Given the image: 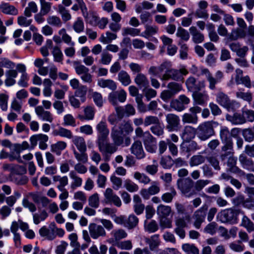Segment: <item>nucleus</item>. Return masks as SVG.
Masks as SVG:
<instances>
[{
    "mask_svg": "<svg viewBox=\"0 0 254 254\" xmlns=\"http://www.w3.org/2000/svg\"><path fill=\"white\" fill-rule=\"evenodd\" d=\"M95 128L98 134L96 143L98 149L102 154L104 160L105 161H109L110 156L108 154L114 153L117 150L118 148L108 142L110 130L105 121H100L96 125Z\"/></svg>",
    "mask_w": 254,
    "mask_h": 254,
    "instance_id": "obj_1",
    "label": "nucleus"
},
{
    "mask_svg": "<svg viewBox=\"0 0 254 254\" xmlns=\"http://www.w3.org/2000/svg\"><path fill=\"white\" fill-rule=\"evenodd\" d=\"M240 213L244 214L241 209L229 208L219 212L217 218L222 223L235 224L237 222L238 216Z\"/></svg>",
    "mask_w": 254,
    "mask_h": 254,
    "instance_id": "obj_2",
    "label": "nucleus"
},
{
    "mask_svg": "<svg viewBox=\"0 0 254 254\" xmlns=\"http://www.w3.org/2000/svg\"><path fill=\"white\" fill-rule=\"evenodd\" d=\"M215 122H206L200 125L197 128V135L198 138L205 141L214 134V127L218 126Z\"/></svg>",
    "mask_w": 254,
    "mask_h": 254,
    "instance_id": "obj_3",
    "label": "nucleus"
},
{
    "mask_svg": "<svg viewBox=\"0 0 254 254\" xmlns=\"http://www.w3.org/2000/svg\"><path fill=\"white\" fill-rule=\"evenodd\" d=\"M177 186L181 193L186 197H191L196 193L193 189L194 182L190 178L178 179Z\"/></svg>",
    "mask_w": 254,
    "mask_h": 254,
    "instance_id": "obj_4",
    "label": "nucleus"
},
{
    "mask_svg": "<svg viewBox=\"0 0 254 254\" xmlns=\"http://www.w3.org/2000/svg\"><path fill=\"white\" fill-rule=\"evenodd\" d=\"M167 87L168 89L163 90L160 94V98L164 101H168L183 88L181 84L174 81L169 82Z\"/></svg>",
    "mask_w": 254,
    "mask_h": 254,
    "instance_id": "obj_5",
    "label": "nucleus"
},
{
    "mask_svg": "<svg viewBox=\"0 0 254 254\" xmlns=\"http://www.w3.org/2000/svg\"><path fill=\"white\" fill-rule=\"evenodd\" d=\"M188 73V71L184 67L179 70L171 67L169 70L165 73L160 78L162 80L172 79L177 81H182L184 79L183 75H186Z\"/></svg>",
    "mask_w": 254,
    "mask_h": 254,
    "instance_id": "obj_6",
    "label": "nucleus"
},
{
    "mask_svg": "<svg viewBox=\"0 0 254 254\" xmlns=\"http://www.w3.org/2000/svg\"><path fill=\"white\" fill-rule=\"evenodd\" d=\"M160 185L157 181H153L148 189H142L140 191V194L144 199H149L151 195L159 193L160 191Z\"/></svg>",
    "mask_w": 254,
    "mask_h": 254,
    "instance_id": "obj_7",
    "label": "nucleus"
},
{
    "mask_svg": "<svg viewBox=\"0 0 254 254\" xmlns=\"http://www.w3.org/2000/svg\"><path fill=\"white\" fill-rule=\"evenodd\" d=\"M206 206H203L193 213L192 218L193 220V225L196 229H199L201 224L204 222L206 216Z\"/></svg>",
    "mask_w": 254,
    "mask_h": 254,
    "instance_id": "obj_8",
    "label": "nucleus"
},
{
    "mask_svg": "<svg viewBox=\"0 0 254 254\" xmlns=\"http://www.w3.org/2000/svg\"><path fill=\"white\" fill-rule=\"evenodd\" d=\"M186 85L189 91L196 92L203 89L205 87V81H197L193 76L189 77L186 81Z\"/></svg>",
    "mask_w": 254,
    "mask_h": 254,
    "instance_id": "obj_9",
    "label": "nucleus"
},
{
    "mask_svg": "<svg viewBox=\"0 0 254 254\" xmlns=\"http://www.w3.org/2000/svg\"><path fill=\"white\" fill-rule=\"evenodd\" d=\"M167 123L166 129L169 131H177L180 127V120L178 116L174 114H168L166 116Z\"/></svg>",
    "mask_w": 254,
    "mask_h": 254,
    "instance_id": "obj_10",
    "label": "nucleus"
},
{
    "mask_svg": "<svg viewBox=\"0 0 254 254\" xmlns=\"http://www.w3.org/2000/svg\"><path fill=\"white\" fill-rule=\"evenodd\" d=\"M127 99V93L124 89L112 92L109 94L108 100L113 106L118 105V100L121 102H124Z\"/></svg>",
    "mask_w": 254,
    "mask_h": 254,
    "instance_id": "obj_11",
    "label": "nucleus"
},
{
    "mask_svg": "<svg viewBox=\"0 0 254 254\" xmlns=\"http://www.w3.org/2000/svg\"><path fill=\"white\" fill-rule=\"evenodd\" d=\"M216 100L219 105L228 110L232 108L233 105L236 103L235 101H231L228 95L222 91H219L216 93Z\"/></svg>",
    "mask_w": 254,
    "mask_h": 254,
    "instance_id": "obj_12",
    "label": "nucleus"
},
{
    "mask_svg": "<svg viewBox=\"0 0 254 254\" xmlns=\"http://www.w3.org/2000/svg\"><path fill=\"white\" fill-rule=\"evenodd\" d=\"M88 229L90 236L94 239H97L100 237H105L106 235L104 228L96 223H90L89 225Z\"/></svg>",
    "mask_w": 254,
    "mask_h": 254,
    "instance_id": "obj_13",
    "label": "nucleus"
},
{
    "mask_svg": "<svg viewBox=\"0 0 254 254\" xmlns=\"http://www.w3.org/2000/svg\"><path fill=\"white\" fill-rule=\"evenodd\" d=\"M104 195L105 203H113L117 207L121 206L122 201L120 197L114 192L113 190L111 188L106 189L104 193Z\"/></svg>",
    "mask_w": 254,
    "mask_h": 254,
    "instance_id": "obj_14",
    "label": "nucleus"
},
{
    "mask_svg": "<svg viewBox=\"0 0 254 254\" xmlns=\"http://www.w3.org/2000/svg\"><path fill=\"white\" fill-rule=\"evenodd\" d=\"M35 112L39 118L43 121L52 123L54 121L52 114L49 111L45 110L43 106H38L35 108Z\"/></svg>",
    "mask_w": 254,
    "mask_h": 254,
    "instance_id": "obj_15",
    "label": "nucleus"
},
{
    "mask_svg": "<svg viewBox=\"0 0 254 254\" xmlns=\"http://www.w3.org/2000/svg\"><path fill=\"white\" fill-rule=\"evenodd\" d=\"M130 152L138 159H143L145 156L142 143L139 140H136L133 143L130 148Z\"/></svg>",
    "mask_w": 254,
    "mask_h": 254,
    "instance_id": "obj_16",
    "label": "nucleus"
},
{
    "mask_svg": "<svg viewBox=\"0 0 254 254\" xmlns=\"http://www.w3.org/2000/svg\"><path fill=\"white\" fill-rule=\"evenodd\" d=\"M229 156L227 161V165L229 167V171L231 172L234 168H236L237 158L234 156V152L232 151H227L221 155V158L222 160H224L226 158Z\"/></svg>",
    "mask_w": 254,
    "mask_h": 254,
    "instance_id": "obj_17",
    "label": "nucleus"
},
{
    "mask_svg": "<svg viewBox=\"0 0 254 254\" xmlns=\"http://www.w3.org/2000/svg\"><path fill=\"white\" fill-rule=\"evenodd\" d=\"M239 161L244 169L254 171V162L252 159L249 158L244 154L242 153L239 156Z\"/></svg>",
    "mask_w": 254,
    "mask_h": 254,
    "instance_id": "obj_18",
    "label": "nucleus"
},
{
    "mask_svg": "<svg viewBox=\"0 0 254 254\" xmlns=\"http://www.w3.org/2000/svg\"><path fill=\"white\" fill-rule=\"evenodd\" d=\"M145 243L149 246V249L153 251L160 246L161 241L158 234H155L150 237H144Z\"/></svg>",
    "mask_w": 254,
    "mask_h": 254,
    "instance_id": "obj_19",
    "label": "nucleus"
},
{
    "mask_svg": "<svg viewBox=\"0 0 254 254\" xmlns=\"http://www.w3.org/2000/svg\"><path fill=\"white\" fill-rule=\"evenodd\" d=\"M181 149L185 152H194L200 149L197 143L192 140H185L181 145Z\"/></svg>",
    "mask_w": 254,
    "mask_h": 254,
    "instance_id": "obj_20",
    "label": "nucleus"
},
{
    "mask_svg": "<svg viewBox=\"0 0 254 254\" xmlns=\"http://www.w3.org/2000/svg\"><path fill=\"white\" fill-rule=\"evenodd\" d=\"M196 132L195 128L190 126L184 127L182 134V138L185 140H190L194 138Z\"/></svg>",
    "mask_w": 254,
    "mask_h": 254,
    "instance_id": "obj_21",
    "label": "nucleus"
},
{
    "mask_svg": "<svg viewBox=\"0 0 254 254\" xmlns=\"http://www.w3.org/2000/svg\"><path fill=\"white\" fill-rule=\"evenodd\" d=\"M135 83L140 88H147L149 86V81L143 73H139L136 74L134 78Z\"/></svg>",
    "mask_w": 254,
    "mask_h": 254,
    "instance_id": "obj_22",
    "label": "nucleus"
},
{
    "mask_svg": "<svg viewBox=\"0 0 254 254\" xmlns=\"http://www.w3.org/2000/svg\"><path fill=\"white\" fill-rule=\"evenodd\" d=\"M39 234L41 236L45 237L49 240H53L56 238V235L54 234V230L52 228V223L49 225V229L46 226L42 227L39 230Z\"/></svg>",
    "mask_w": 254,
    "mask_h": 254,
    "instance_id": "obj_23",
    "label": "nucleus"
},
{
    "mask_svg": "<svg viewBox=\"0 0 254 254\" xmlns=\"http://www.w3.org/2000/svg\"><path fill=\"white\" fill-rule=\"evenodd\" d=\"M1 11L7 15H16L18 13V9L12 5L8 3H2L0 5Z\"/></svg>",
    "mask_w": 254,
    "mask_h": 254,
    "instance_id": "obj_24",
    "label": "nucleus"
},
{
    "mask_svg": "<svg viewBox=\"0 0 254 254\" xmlns=\"http://www.w3.org/2000/svg\"><path fill=\"white\" fill-rule=\"evenodd\" d=\"M189 31L192 36V39L194 43L199 44L204 41V37L203 34L199 31L196 27H190L189 29Z\"/></svg>",
    "mask_w": 254,
    "mask_h": 254,
    "instance_id": "obj_25",
    "label": "nucleus"
},
{
    "mask_svg": "<svg viewBox=\"0 0 254 254\" xmlns=\"http://www.w3.org/2000/svg\"><path fill=\"white\" fill-rule=\"evenodd\" d=\"M97 84L101 88H108L112 91H115L117 88V83L110 79H100L98 80Z\"/></svg>",
    "mask_w": 254,
    "mask_h": 254,
    "instance_id": "obj_26",
    "label": "nucleus"
},
{
    "mask_svg": "<svg viewBox=\"0 0 254 254\" xmlns=\"http://www.w3.org/2000/svg\"><path fill=\"white\" fill-rule=\"evenodd\" d=\"M192 97L195 103L199 105H204L208 99V96L205 92H194L192 94Z\"/></svg>",
    "mask_w": 254,
    "mask_h": 254,
    "instance_id": "obj_27",
    "label": "nucleus"
},
{
    "mask_svg": "<svg viewBox=\"0 0 254 254\" xmlns=\"http://www.w3.org/2000/svg\"><path fill=\"white\" fill-rule=\"evenodd\" d=\"M52 134L54 136L59 135L68 139H71L73 137L72 133L70 130L62 127H60L57 129L54 130Z\"/></svg>",
    "mask_w": 254,
    "mask_h": 254,
    "instance_id": "obj_28",
    "label": "nucleus"
},
{
    "mask_svg": "<svg viewBox=\"0 0 254 254\" xmlns=\"http://www.w3.org/2000/svg\"><path fill=\"white\" fill-rule=\"evenodd\" d=\"M72 142L79 152H86L87 147L84 138L82 136H76L72 139Z\"/></svg>",
    "mask_w": 254,
    "mask_h": 254,
    "instance_id": "obj_29",
    "label": "nucleus"
},
{
    "mask_svg": "<svg viewBox=\"0 0 254 254\" xmlns=\"http://www.w3.org/2000/svg\"><path fill=\"white\" fill-rule=\"evenodd\" d=\"M240 226L245 228L248 232L251 233L254 231V222L246 215H243Z\"/></svg>",
    "mask_w": 254,
    "mask_h": 254,
    "instance_id": "obj_30",
    "label": "nucleus"
},
{
    "mask_svg": "<svg viewBox=\"0 0 254 254\" xmlns=\"http://www.w3.org/2000/svg\"><path fill=\"white\" fill-rule=\"evenodd\" d=\"M70 178L73 180L71 184L70 188L74 190L75 188L80 187L82 184V180L74 171H71L69 174Z\"/></svg>",
    "mask_w": 254,
    "mask_h": 254,
    "instance_id": "obj_31",
    "label": "nucleus"
},
{
    "mask_svg": "<svg viewBox=\"0 0 254 254\" xmlns=\"http://www.w3.org/2000/svg\"><path fill=\"white\" fill-rule=\"evenodd\" d=\"M118 80L124 86L129 85L131 82L129 74L123 70L118 73Z\"/></svg>",
    "mask_w": 254,
    "mask_h": 254,
    "instance_id": "obj_32",
    "label": "nucleus"
},
{
    "mask_svg": "<svg viewBox=\"0 0 254 254\" xmlns=\"http://www.w3.org/2000/svg\"><path fill=\"white\" fill-rule=\"evenodd\" d=\"M67 144L64 141H59L51 145V151L56 153L57 155H60L62 151L64 150Z\"/></svg>",
    "mask_w": 254,
    "mask_h": 254,
    "instance_id": "obj_33",
    "label": "nucleus"
},
{
    "mask_svg": "<svg viewBox=\"0 0 254 254\" xmlns=\"http://www.w3.org/2000/svg\"><path fill=\"white\" fill-rule=\"evenodd\" d=\"M95 110L93 106H87L84 109V117L79 116L80 119L92 120L95 116Z\"/></svg>",
    "mask_w": 254,
    "mask_h": 254,
    "instance_id": "obj_34",
    "label": "nucleus"
},
{
    "mask_svg": "<svg viewBox=\"0 0 254 254\" xmlns=\"http://www.w3.org/2000/svg\"><path fill=\"white\" fill-rule=\"evenodd\" d=\"M172 212L171 207L168 205L160 204L157 208V213L159 217H168Z\"/></svg>",
    "mask_w": 254,
    "mask_h": 254,
    "instance_id": "obj_35",
    "label": "nucleus"
},
{
    "mask_svg": "<svg viewBox=\"0 0 254 254\" xmlns=\"http://www.w3.org/2000/svg\"><path fill=\"white\" fill-rule=\"evenodd\" d=\"M139 222L138 218L134 214H130L126 218L125 226L128 229H132L137 226Z\"/></svg>",
    "mask_w": 254,
    "mask_h": 254,
    "instance_id": "obj_36",
    "label": "nucleus"
},
{
    "mask_svg": "<svg viewBox=\"0 0 254 254\" xmlns=\"http://www.w3.org/2000/svg\"><path fill=\"white\" fill-rule=\"evenodd\" d=\"M143 143L147 151L151 153L156 152L157 147L155 144V138L153 136L144 141Z\"/></svg>",
    "mask_w": 254,
    "mask_h": 254,
    "instance_id": "obj_37",
    "label": "nucleus"
},
{
    "mask_svg": "<svg viewBox=\"0 0 254 254\" xmlns=\"http://www.w3.org/2000/svg\"><path fill=\"white\" fill-rule=\"evenodd\" d=\"M135 134L136 138L142 139L143 142L149 138H151V136H152L151 134L148 131H144L142 128L140 127H137L135 128Z\"/></svg>",
    "mask_w": 254,
    "mask_h": 254,
    "instance_id": "obj_38",
    "label": "nucleus"
},
{
    "mask_svg": "<svg viewBox=\"0 0 254 254\" xmlns=\"http://www.w3.org/2000/svg\"><path fill=\"white\" fill-rule=\"evenodd\" d=\"M237 98L243 100L248 103H251L253 100L252 93L250 92H244V90L240 89L236 92Z\"/></svg>",
    "mask_w": 254,
    "mask_h": 254,
    "instance_id": "obj_39",
    "label": "nucleus"
},
{
    "mask_svg": "<svg viewBox=\"0 0 254 254\" xmlns=\"http://www.w3.org/2000/svg\"><path fill=\"white\" fill-rule=\"evenodd\" d=\"M176 195V190L174 187H171L170 188V192H165L161 195V199L166 203H170Z\"/></svg>",
    "mask_w": 254,
    "mask_h": 254,
    "instance_id": "obj_40",
    "label": "nucleus"
},
{
    "mask_svg": "<svg viewBox=\"0 0 254 254\" xmlns=\"http://www.w3.org/2000/svg\"><path fill=\"white\" fill-rule=\"evenodd\" d=\"M158 30L159 28L156 25H146L145 26V30L143 32L144 35L142 34L141 36L148 38L157 33Z\"/></svg>",
    "mask_w": 254,
    "mask_h": 254,
    "instance_id": "obj_41",
    "label": "nucleus"
},
{
    "mask_svg": "<svg viewBox=\"0 0 254 254\" xmlns=\"http://www.w3.org/2000/svg\"><path fill=\"white\" fill-rule=\"evenodd\" d=\"M173 160L170 156H162L160 158V164L163 168L169 169L173 166Z\"/></svg>",
    "mask_w": 254,
    "mask_h": 254,
    "instance_id": "obj_42",
    "label": "nucleus"
},
{
    "mask_svg": "<svg viewBox=\"0 0 254 254\" xmlns=\"http://www.w3.org/2000/svg\"><path fill=\"white\" fill-rule=\"evenodd\" d=\"M117 35L116 34L112 33L110 31L106 32V35L102 34L100 37L99 40L104 44H109L113 40L116 39Z\"/></svg>",
    "mask_w": 254,
    "mask_h": 254,
    "instance_id": "obj_43",
    "label": "nucleus"
},
{
    "mask_svg": "<svg viewBox=\"0 0 254 254\" xmlns=\"http://www.w3.org/2000/svg\"><path fill=\"white\" fill-rule=\"evenodd\" d=\"M111 235L113 236L116 241H119L121 239L126 238L127 236V232L125 230L119 229L113 230Z\"/></svg>",
    "mask_w": 254,
    "mask_h": 254,
    "instance_id": "obj_44",
    "label": "nucleus"
},
{
    "mask_svg": "<svg viewBox=\"0 0 254 254\" xmlns=\"http://www.w3.org/2000/svg\"><path fill=\"white\" fill-rule=\"evenodd\" d=\"M113 59L112 55L107 51H103L100 56L99 63L103 65H109Z\"/></svg>",
    "mask_w": 254,
    "mask_h": 254,
    "instance_id": "obj_45",
    "label": "nucleus"
},
{
    "mask_svg": "<svg viewBox=\"0 0 254 254\" xmlns=\"http://www.w3.org/2000/svg\"><path fill=\"white\" fill-rule=\"evenodd\" d=\"M244 36L245 33L243 30L240 28L234 29L232 30L231 34L229 35L228 41L237 40Z\"/></svg>",
    "mask_w": 254,
    "mask_h": 254,
    "instance_id": "obj_46",
    "label": "nucleus"
},
{
    "mask_svg": "<svg viewBox=\"0 0 254 254\" xmlns=\"http://www.w3.org/2000/svg\"><path fill=\"white\" fill-rule=\"evenodd\" d=\"M58 11L61 15L62 19L64 22L69 20L71 16L68 10L62 4H59L58 6Z\"/></svg>",
    "mask_w": 254,
    "mask_h": 254,
    "instance_id": "obj_47",
    "label": "nucleus"
},
{
    "mask_svg": "<svg viewBox=\"0 0 254 254\" xmlns=\"http://www.w3.org/2000/svg\"><path fill=\"white\" fill-rule=\"evenodd\" d=\"M205 161V157L200 154L195 155L192 156L190 161V166H198L203 163Z\"/></svg>",
    "mask_w": 254,
    "mask_h": 254,
    "instance_id": "obj_48",
    "label": "nucleus"
},
{
    "mask_svg": "<svg viewBox=\"0 0 254 254\" xmlns=\"http://www.w3.org/2000/svg\"><path fill=\"white\" fill-rule=\"evenodd\" d=\"M21 196V193L18 191H14L13 195L6 197L5 198L7 205L12 207L16 202L17 199Z\"/></svg>",
    "mask_w": 254,
    "mask_h": 254,
    "instance_id": "obj_49",
    "label": "nucleus"
},
{
    "mask_svg": "<svg viewBox=\"0 0 254 254\" xmlns=\"http://www.w3.org/2000/svg\"><path fill=\"white\" fill-rule=\"evenodd\" d=\"M182 121L184 123L196 124L198 121V117L196 115L185 113L182 116Z\"/></svg>",
    "mask_w": 254,
    "mask_h": 254,
    "instance_id": "obj_50",
    "label": "nucleus"
},
{
    "mask_svg": "<svg viewBox=\"0 0 254 254\" xmlns=\"http://www.w3.org/2000/svg\"><path fill=\"white\" fill-rule=\"evenodd\" d=\"M88 204L90 207L94 208H97L99 206V196L97 193H94L89 197Z\"/></svg>",
    "mask_w": 254,
    "mask_h": 254,
    "instance_id": "obj_51",
    "label": "nucleus"
},
{
    "mask_svg": "<svg viewBox=\"0 0 254 254\" xmlns=\"http://www.w3.org/2000/svg\"><path fill=\"white\" fill-rule=\"evenodd\" d=\"M84 19L87 23L92 25H95L99 19V17L95 11L89 10V13L84 17Z\"/></svg>",
    "mask_w": 254,
    "mask_h": 254,
    "instance_id": "obj_52",
    "label": "nucleus"
},
{
    "mask_svg": "<svg viewBox=\"0 0 254 254\" xmlns=\"http://www.w3.org/2000/svg\"><path fill=\"white\" fill-rule=\"evenodd\" d=\"M73 64L76 74L79 75L81 76L89 70L87 67L80 64L78 61L73 62Z\"/></svg>",
    "mask_w": 254,
    "mask_h": 254,
    "instance_id": "obj_53",
    "label": "nucleus"
},
{
    "mask_svg": "<svg viewBox=\"0 0 254 254\" xmlns=\"http://www.w3.org/2000/svg\"><path fill=\"white\" fill-rule=\"evenodd\" d=\"M134 178L140 183L147 185L151 182V179L146 174L136 172L134 174Z\"/></svg>",
    "mask_w": 254,
    "mask_h": 254,
    "instance_id": "obj_54",
    "label": "nucleus"
},
{
    "mask_svg": "<svg viewBox=\"0 0 254 254\" xmlns=\"http://www.w3.org/2000/svg\"><path fill=\"white\" fill-rule=\"evenodd\" d=\"M208 162L216 170H220L221 169L220 162L217 156L214 155H210L206 158Z\"/></svg>",
    "mask_w": 254,
    "mask_h": 254,
    "instance_id": "obj_55",
    "label": "nucleus"
},
{
    "mask_svg": "<svg viewBox=\"0 0 254 254\" xmlns=\"http://www.w3.org/2000/svg\"><path fill=\"white\" fill-rule=\"evenodd\" d=\"M182 249L188 254H199V250L192 244H185L182 246Z\"/></svg>",
    "mask_w": 254,
    "mask_h": 254,
    "instance_id": "obj_56",
    "label": "nucleus"
},
{
    "mask_svg": "<svg viewBox=\"0 0 254 254\" xmlns=\"http://www.w3.org/2000/svg\"><path fill=\"white\" fill-rule=\"evenodd\" d=\"M38 10L37 6L34 2H30L28 6L26 7L24 10V15L26 17H30L32 15V13H36Z\"/></svg>",
    "mask_w": 254,
    "mask_h": 254,
    "instance_id": "obj_57",
    "label": "nucleus"
},
{
    "mask_svg": "<svg viewBox=\"0 0 254 254\" xmlns=\"http://www.w3.org/2000/svg\"><path fill=\"white\" fill-rule=\"evenodd\" d=\"M40 1L41 4L40 12L43 15L47 14L51 10L52 3L45 0H40Z\"/></svg>",
    "mask_w": 254,
    "mask_h": 254,
    "instance_id": "obj_58",
    "label": "nucleus"
},
{
    "mask_svg": "<svg viewBox=\"0 0 254 254\" xmlns=\"http://www.w3.org/2000/svg\"><path fill=\"white\" fill-rule=\"evenodd\" d=\"M210 181L208 180H199L194 183L195 191H200L206 186L209 184Z\"/></svg>",
    "mask_w": 254,
    "mask_h": 254,
    "instance_id": "obj_59",
    "label": "nucleus"
},
{
    "mask_svg": "<svg viewBox=\"0 0 254 254\" xmlns=\"http://www.w3.org/2000/svg\"><path fill=\"white\" fill-rule=\"evenodd\" d=\"M63 124L65 126H70L74 127L76 126L75 119L71 114L65 115L63 118Z\"/></svg>",
    "mask_w": 254,
    "mask_h": 254,
    "instance_id": "obj_60",
    "label": "nucleus"
},
{
    "mask_svg": "<svg viewBox=\"0 0 254 254\" xmlns=\"http://www.w3.org/2000/svg\"><path fill=\"white\" fill-rule=\"evenodd\" d=\"M79 153L75 150L73 151V154L76 159L79 163H86L88 161V156L85 152H80Z\"/></svg>",
    "mask_w": 254,
    "mask_h": 254,
    "instance_id": "obj_61",
    "label": "nucleus"
},
{
    "mask_svg": "<svg viewBox=\"0 0 254 254\" xmlns=\"http://www.w3.org/2000/svg\"><path fill=\"white\" fill-rule=\"evenodd\" d=\"M144 229L149 233H154L158 229V225L156 221L152 220L147 224H145Z\"/></svg>",
    "mask_w": 254,
    "mask_h": 254,
    "instance_id": "obj_62",
    "label": "nucleus"
},
{
    "mask_svg": "<svg viewBox=\"0 0 254 254\" xmlns=\"http://www.w3.org/2000/svg\"><path fill=\"white\" fill-rule=\"evenodd\" d=\"M73 28L76 33H80L83 31L84 29V24L81 18H77L76 21L73 24Z\"/></svg>",
    "mask_w": 254,
    "mask_h": 254,
    "instance_id": "obj_63",
    "label": "nucleus"
},
{
    "mask_svg": "<svg viewBox=\"0 0 254 254\" xmlns=\"http://www.w3.org/2000/svg\"><path fill=\"white\" fill-rule=\"evenodd\" d=\"M176 36L185 41H188L190 38L189 33L182 27L178 28Z\"/></svg>",
    "mask_w": 254,
    "mask_h": 254,
    "instance_id": "obj_64",
    "label": "nucleus"
}]
</instances>
